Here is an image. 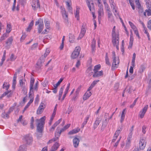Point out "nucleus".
<instances>
[{
	"mask_svg": "<svg viewBox=\"0 0 151 151\" xmlns=\"http://www.w3.org/2000/svg\"><path fill=\"white\" fill-rule=\"evenodd\" d=\"M31 5L32 8L34 10L40 9V5L38 0H32Z\"/></svg>",
	"mask_w": 151,
	"mask_h": 151,
	"instance_id": "20e7f679",
	"label": "nucleus"
},
{
	"mask_svg": "<svg viewBox=\"0 0 151 151\" xmlns=\"http://www.w3.org/2000/svg\"><path fill=\"white\" fill-rule=\"evenodd\" d=\"M35 82V79L33 78H31L30 84V92L29 93V95H31V92L33 91V86Z\"/></svg>",
	"mask_w": 151,
	"mask_h": 151,
	"instance_id": "4468645a",
	"label": "nucleus"
},
{
	"mask_svg": "<svg viewBox=\"0 0 151 151\" xmlns=\"http://www.w3.org/2000/svg\"><path fill=\"white\" fill-rule=\"evenodd\" d=\"M90 90H88V89L87 91L84 95L83 99V100H85L87 99L91 95V92L89 91Z\"/></svg>",
	"mask_w": 151,
	"mask_h": 151,
	"instance_id": "a211bd4d",
	"label": "nucleus"
},
{
	"mask_svg": "<svg viewBox=\"0 0 151 151\" xmlns=\"http://www.w3.org/2000/svg\"><path fill=\"white\" fill-rule=\"evenodd\" d=\"M13 41V39L12 37H9L7 40L6 43L8 45H10L12 44Z\"/></svg>",
	"mask_w": 151,
	"mask_h": 151,
	"instance_id": "ea45409f",
	"label": "nucleus"
},
{
	"mask_svg": "<svg viewBox=\"0 0 151 151\" xmlns=\"http://www.w3.org/2000/svg\"><path fill=\"white\" fill-rule=\"evenodd\" d=\"M79 10L80 8L78 6H77L76 8V13H75V17L77 18V20H79Z\"/></svg>",
	"mask_w": 151,
	"mask_h": 151,
	"instance_id": "b1692460",
	"label": "nucleus"
},
{
	"mask_svg": "<svg viewBox=\"0 0 151 151\" xmlns=\"http://www.w3.org/2000/svg\"><path fill=\"white\" fill-rule=\"evenodd\" d=\"M64 88V86H62L60 88V90L59 92V96H62Z\"/></svg>",
	"mask_w": 151,
	"mask_h": 151,
	"instance_id": "bf43d9fd",
	"label": "nucleus"
},
{
	"mask_svg": "<svg viewBox=\"0 0 151 151\" xmlns=\"http://www.w3.org/2000/svg\"><path fill=\"white\" fill-rule=\"evenodd\" d=\"M146 142L145 139H141L139 142V147L140 149L143 150L146 145Z\"/></svg>",
	"mask_w": 151,
	"mask_h": 151,
	"instance_id": "6e6552de",
	"label": "nucleus"
},
{
	"mask_svg": "<svg viewBox=\"0 0 151 151\" xmlns=\"http://www.w3.org/2000/svg\"><path fill=\"white\" fill-rule=\"evenodd\" d=\"M43 108H41L40 107H39L37 111V114H40L44 111Z\"/></svg>",
	"mask_w": 151,
	"mask_h": 151,
	"instance_id": "79ce46f5",
	"label": "nucleus"
},
{
	"mask_svg": "<svg viewBox=\"0 0 151 151\" xmlns=\"http://www.w3.org/2000/svg\"><path fill=\"white\" fill-rule=\"evenodd\" d=\"M80 129L78 128H76L68 132V134L69 135H72L73 134L76 133L80 131Z\"/></svg>",
	"mask_w": 151,
	"mask_h": 151,
	"instance_id": "412c9836",
	"label": "nucleus"
},
{
	"mask_svg": "<svg viewBox=\"0 0 151 151\" xmlns=\"http://www.w3.org/2000/svg\"><path fill=\"white\" fill-rule=\"evenodd\" d=\"M89 116H90L89 115H88L84 119V121L83 122V123H84V124H86L88 121L89 119Z\"/></svg>",
	"mask_w": 151,
	"mask_h": 151,
	"instance_id": "0e129e2a",
	"label": "nucleus"
},
{
	"mask_svg": "<svg viewBox=\"0 0 151 151\" xmlns=\"http://www.w3.org/2000/svg\"><path fill=\"white\" fill-rule=\"evenodd\" d=\"M151 10H146L144 12V15L145 16H146V13L148 16L151 15Z\"/></svg>",
	"mask_w": 151,
	"mask_h": 151,
	"instance_id": "37998d69",
	"label": "nucleus"
},
{
	"mask_svg": "<svg viewBox=\"0 0 151 151\" xmlns=\"http://www.w3.org/2000/svg\"><path fill=\"white\" fill-rule=\"evenodd\" d=\"M101 120L99 119V118L97 117L96 118V119L93 123V130H95L97 128L99 123L101 122Z\"/></svg>",
	"mask_w": 151,
	"mask_h": 151,
	"instance_id": "f8f14e48",
	"label": "nucleus"
},
{
	"mask_svg": "<svg viewBox=\"0 0 151 151\" xmlns=\"http://www.w3.org/2000/svg\"><path fill=\"white\" fill-rule=\"evenodd\" d=\"M80 142L79 139L77 137H75L73 139V142L74 146L76 148L78 146L79 143Z\"/></svg>",
	"mask_w": 151,
	"mask_h": 151,
	"instance_id": "f3484780",
	"label": "nucleus"
},
{
	"mask_svg": "<svg viewBox=\"0 0 151 151\" xmlns=\"http://www.w3.org/2000/svg\"><path fill=\"white\" fill-rule=\"evenodd\" d=\"M62 15L63 19L66 20H67L68 17V15L66 12L62 14Z\"/></svg>",
	"mask_w": 151,
	"mask_h": 151,
	"instance_id": "6e6d98bb",
	"label": "nucleus"
},
{
	"mask_svg": "<svg viewBox=\"0 0 151 151\" xmlns=\"http://www.w3.org/2000/svg\"><path fill=\"white\" fill-rule=\"evenodd\" d=\"M104 7L107 13L111 12L110 8L108 4L104 6Z\"/></svg>",
	"mask_w": 151,
	"mask_h": 151,
	"instance_id": "a18cd8bd",
	"label": "nucleus"
},
{
	"mask_svg": "<svg viewBox=\"0 0 151 151\" xmlns=\"http://www.w3.org/2000/svg\"><path fill=\"white\" fill-rule=\"evenodd\" d=\"M55 113H52L49 122V124L50 125L51 124L52 121L54 117H55Z\"/></svg>",
	"mask_w": 151,
	"mask_h": 151,
	"instance_id": "49530a36",
	"label": "nucleus"
},
{
	"mask_svg": "<svg viewBox=\"0 0 151 151\" xmlns=\"http://www.w3.org/2000/svg\"><path fill=\"white\" fill-rule=\"evenodd\" d=\"M63 79V78H60L59 80V81H58V82L56 83V84L54 85L55 86L57 87L58 86V85H59L61 83V82L62 81Z\"/></svg>",
	"mask_w": 151,
	"mask_h": 151,
	"instance_id": "13d9d810",
	"label": "nucleus"
},
{
	"mask_svg": "<svg viewBox=\"0 0 151 151\" xmlns=\"http://www.w3.org/2000/svg\"><path fill=\"white\" fill-rule=\"evenodd\" d=\"M87 73H88V75L90 76L92 74L93 72L92 68L91 67H88L86 71Z\"/></svg>",
	"mask_w": 151,
	"mask_h": 151,
	"instance_id": "c756f323",
	"label": "nucleus"
},
{
	"mask_svg": "<svg viewBox=\"0 0 151 151\" xmlns=\"http://www.w3.org/2000/svg\"><path fill=\"white\" fill-rule=\"evenodd\" d=\"M62 120V119L61 118L56 121L50 129V131L53 132L54 130L55 127L61 122Z\"/></svg>",
	"mask_w": 151,
	"mask_h": 151,
	"instance_id": "ddd939ff",
	"label": "nucleus"
},
{
	"mask_svg": "<svg viewBox=\"0 0 151 151\" xmlns=\"http://www.w3.org/2000/svg\"><path fill=\"white\" fill-rule=\"evenodd\" d=\"M50 52V51L49 49H46L44 55H42L43 57V58L44 59V60H45V58L47 56V55H49Z\"/></svg>",
	"mask_w": 151,
	"mask_h": 151,
	"instance_id": "e433bc0d",
	"label": "nucleus"
},
{
	"mask_svg": "<svg viewBox=\"0 0 151 151\" xmlns=\"http://www.w3.org/2000/svg\"><path fill=\"white\" fill-rule=\"evenodd\" d=\"M109 2L111 8H113V9H115V4L114 2V0H109Z\"/></svg>",
	"mask_w": 151,
	"mask_h": 151,
	"instance_id": "2f4dec72",
	"label": "nucleus"
},
{
	"mask_svg": "<svg viewBox=\"0 0 151 151\" xmlns=\"http://www.w3.org/2000/svg\"><path fill=\"white\" fill-rule=\"evenodd\" d=\"M86 31V25L84 24H83L82 26L81 32L79 34L78 39L82 38L84 35Z\"/></svg>",
	"mask_w": 151,
	"mask_h": 151,
	"instance_id": "0eeeda50",
	"label": "nucleus"
},
{
	"mask_svg": "<svg viewBox=\"0 0 151 151\" xmlns=\"http://www.w3.org/2000/svg\"><path fill=\"white\" fill-rule=\"evenodd\" d=\"M116 27L114 26L113 28L112 32V39H115L119 38V35L118 33H116L115 32Z\"/></svg>",
	"mask_w": 151,
	"mask_h": 151,
	"instance_id": "9b49d317",
	"label": "nucleus"
},
{
	"mask_svg": "<svg viewBox=\"0 0 151 151\" xmlns=\"http://www.w3.org/2000/svg\"><path fill=\"white\" fill-rule=\"evenodd\" d=\"M45 26L47 29H48L50 27V23L49 21H46L45 20Z\"/></svg>",
	"mask_w": 151,
	"mask_h": 151,
	"instance_id": "5fc2aeb1",
	"label": "nucleus"
},
{
	"mask_svg": "<svg viewBox=\"0 0 151 151\" xmlns=\"http://www.w3.org/2000/svg\"><path fill=\"white\" fill-rule=\"evenodd\" d=\"M19 83L20 84L21 86L22 87H24L25 86V82L24 80H23V79H21L19 81Z\"/></svg>",
	"mask_w": 151,
	"mask_h": 151,
	"instance_id": "de8ad7c7",
	"label": "nucleus"
},
{
	"mask_svg": "<svg viewBox=\"0 0 151 151\" xmlns=\"http://www.w3.org/2000/svg\"><path fill=\"white\" fill-rule=\"evenodd\" d=\"M145 69V67L144 65H141L139 69V72L140 73H142Z\"/></svg>",
	"mask_w": 151,
	"mask_h": 151,
	"instance_id": "c03bdc74",
	"label": "nucleus"
},
{
	"mask_svg": "<svg viewBox=\"0 0 151 151\" xmlns=\"http://www.w3.org/2000/svg\"><path fill=\"white\" fill-rule=\"evenodd\" d=\"M39 25L38 27V32L40 33L43 30L44 27V23L42 19L40 18L36 22L35 25Z\"/></svg>",
	"mask_w": 151,
	"mask_h": 151,
	"instance_id": "7ed1b4c3",
	"label": "nucleus"
},
{
	"mask_svg": "<svg viewBox=\"0 0 151 151\" xmlns=\"http://www.w3.org/2000/svg\"><path fill=\"white\" fill-rule=\"evenodd\" d=\"M105 62L109 66H110L111 64L109 62V57L108 56L107 53H106L105 55Z\"/></svg>",
	"mask_w": 151,
	"mask_h": 151,
	"instance_id": "c85d7f7f",
	"label": "nucleus"
},
{
	"mask_svg": "<svg viewBox=\"0 0 151 151\" xmlns=\"http://www.w3.org/2000/svg\"><path fill=\"white\" fill-rule=\"evenodd\" d=\"M26 146L25 145H21L19 147L18 151H26Z\"/></svg>",
	"mask_w": 151,
	"mask_h": 151,
	"instance_id": "bb28decb",
	"label": "nucleus"
},
{
	"mask_svg": "<svg viewBox=\"0 0 151 151\" xmlns=\"http://www.w3.org/2000/svg\"><path fill=\"white\" fill-rule=\"evenodd\" d=\"M81 88V86H80L76 90V91L75 92L76 93V95H78L79 93L80 90Z\"/></svg>",
	"mask_w": 151,
	"mask_h": 151,
	"instance_id": "69168bd1",
	"label": "nucleus"
},
{
	"mask_svg": "<svg viewBox=\"0 0 151 151\" xmlns=\"http://www.w3.org/2000/svg\"><path fill=\"white\" fill-rule=\"evenodd\" d=\"M148 105H146L143 109L139 112V116L141 118H142L144 116L148 108Z\"/></svg>",
	"mask_w": 151,
	"mask_h": 151,
	"instance_id": "9d476101",
	"label": "nucleus"
},
{
	"mask_svg": "<svg viewBox=\"0 0 151 151\" xmlns=\"http://www.w3.org/2000/svg\"><path fill=\"white\" fill-rule=\"evenodd\" d=\"M38 46V43H35L33 44L31 47V49L32 50H34L35 48H37Z\"/></svg>",
	"mask_w": 151,
	"mask_h": 151,
	"instance_id": "680f3d73",
	"label": "nucleus"
},
{
	"mask_svg": "<svg viewBox=\"0 0 151 151\" xmlns=\"http://www.w3.org/2000/svg\"><path fill=\"white\" fill-rule=\"evenodd\" d=\"M46 119L45 116L41 118L40 119H37L35 121L37 123V131L40 132L42 133V132L44 126L45 124V120Z\"/></svg>",
	"mask_w": 151,
	"mask_h": 151,
	"instance_id": "f257e3e1",
	"label": "nucleus"
},
{
	"mask_svg": "<svg viewBox=\"0 0 151 151\" xmlns=\"http://www.w3.org/2000/svg\"><path fill=\"white\" fill-rule=\"evenodd\" d=\"M6 50H4V54L2 57V58L1 59L2 61H4L5 60V58H6Z\"/></svg>",
	"mask_w": 151,
	"mask_h": 151,
	"instance_id": "052dcab7",
	"label": "nucleus"
},
{
	"mask_svg": "<svg viewBox=\"0 0 151 151\" xmlns=\"http://www.w3.org/2000/svg\"><path fill=\"white\" fill-rule=\"evenodd\" d=\"M95 45L96 40L93 39L92 41L91 44L92 51V52H93L94 51V50H95L96 46Z\"/></svg>",
	"mask_w": 151,
	"mask_h": 151,
	"instance_id": "cd10ccee",
	"label": "nucleus"
},
{
	"mask_svg": "<svg viewBox=\"0 0 151 151\" xmlns=\"http://www.w3.org/2000/svg\"><path fill=\"white\" fill-rule=\"evenodd\" d=\"M129 2L133 10L135 9L134 6V3L133 2L132 0H129Z\"/></svg>",
	"mask_w": 151,
	"mask_h": 151,
	"instance_id": "4d7b16f0",
	"label": "nucleus"
},
{
	"mask_svg": "<svg viewBox=\"0 0 151 151\" xmlns=\"http://www.w3.org/2000/svg\"><path fill=\"white\" fill-rule=\"evenodd\" d=\"M131 142V140L127 139L125 147L126 149H127L129 148L130 146Z\"/></svg>",
	"mask_w": 151,
	"mask_h": 151,
	"instance_id": "72a5a7b5",
	"label": "nucleus"
},
{
	"mask_svg": "<svg viewBox=\"0 0 151 151\" xmlns=\"http://www.w3.org/2000/svg\"><path fill=\"white\" fill-rule=\"evenodd\" d=\"M129 23L131 26V28L133 29H136V26L134 24L131 22L130 21L129 22Z\"/></svg>",
	"mask_w": 151,
	"mask_h": 151,
	"instance_id": "603ef678",
	"label": "nucleus"
},
{
	"mask_svg": "<svg viewBox=\"0 0 151 151\" xmlns=\"http://www.w3.org/2000/svg\"><path fill=\"white\" fill-rule=\"evenodd\" d=\"M119 38L112 39V42L114 46H115L117 50H119Z\"/></svg>",
	"mask_w": 151,
	"mask_h": 151,
	"instance_id": "2eb2a0df",
	"label": "nucleus"
},
{
	"mask_svg": "<svg viewBox=\"0 0 151 151\" xmlns=\"http://www.w3.org/2000/svg\"><path fill=\"white\" fill-rule=\"evenodd\" d=\"M109 116L108 114H107V113L105 114V116H104V117H105V119L103 122V123H102V126H104V127H105L106 126L109 120V119H108V118H107V116Z\"/></svg>",
	"mask_w": 151,
	"mask_h": 151,
	"instance_id": "aec40b11",
	"label": "nucleus"
},
{
	"mask_svg": "<svg viewBox=\"0 0 151 151\" xmlns=\"http://www.w3.org/2000/svg\"><path fill=\"white\" fill-rule=\"evenodd\" d=\"M99 81V80L94 81L91 85V86L88 88V90H91L97 84V83Z\"/></svg>",
	"mask_w": 151,
	"mask_h": 151,
	"instance_id": "393cba45",
	"label": "nucleus"
},
{
	"mask_svg": "<svg viewBox=\"0 0 151 151\" xmlns=\"http://www.w3.org/2000/svg\"><path fill=\"white\" fill-rule=\"evenodd\" d=\"M137 7L138 9V12L139 13H142L143 12V9L141 7L140 4L139 3L138 4V3H137Z\"/></svg>",
	"mask_w": 151,
	"mask_h": 151,
	"instance_id": "a19ab883",
	"label": "nucleus"
},
{
	"mask_svg": "<svg viewBox=\"0 0 151 151\" xmlns=\"http://www.w3.org/2000/svg\"><path fill=\"white\" fill-rule=\"evenodd\" d=\"M8 36V35L6 33H4L3 36L1 37L0 39V41H2L4 40Z\"/></svg>",
	"mask_w": 151,
	"mask_h": 151,
	"instance_id": "3c124183",
	"label": "nucleus"
},
{
	"mask_svg": "<svg viewBox=\"0 0 151 151\" xmlns=\"http://www.w3.org/2000/svg\"><path fill=\"white\" fill-rule=\"evenodd\" d=\"M44 61V59L43 56H41L40 58L36 64V67L38 68H40L42 66V64Z\"/></svg>",
	"mask_w": 151,
	"mask_h": 151,
	"instance_id": "1a4fd4ad",
	"label": "nucleus"
},
{
	"mask_svg": "<svg viewBox=\"0 0 151 151\" xmlns=\"http://www.w3.org/2000/svg\"><path fill=\"white\" fill-rule=\"evenodd\" d=\"M23 141L27 145H29L31 143L32 139V137L29 135H25L23 138Z\"/></svg>",
	"mask_w": 151,
	"mask_h": 151,
	"instance_id": "423d86ee",
	"label": "nucleus"
},
{
	"mask_svg": "<svg viewBox=\"0 0 151 151\" xmlns=\"http://www.w3.org/2000/svg\"><path fill=\"white\" fill-rule=\"evenodd\" d=\"M134 32V34L136 35L138 37L139 39H140V37L139 36L138 31L136 28V29H133Z\"/></svg>",
	"mask_w": 151,
	"mask_h": 151,
	"instance_id": "8fccbe9b",
	"label": "nucleus"
},
{
	"mask_svg": "<svg viewBox=\"0 0 151 151\" xmlns=\"http://www.w3.org/2000/svg\"><path fill=\"white\" fill-rule=\"evenodd\" d=\"M33 24L34 21L33 20H32L29 25L28 27L27 28V31H29L31 30L32 26H33Z\"/></svg>",
	"mask_w": 151,
	"mask_h": 151,
	"instance_id": "7c9ffc66",
	"label": "nucleus"
},
{
	"mask_svg": "<svg viewBox=\"0 0 151 151\" xmlns=\"http://www.w3.org/2000/svg\"><path fill=\"white\" fill-rule=\"evenodd\" d=\"M103 75V72L102 70L94 72L93 76L94 78L99 77Z\"/></svg>",
	"mask_w": 151,
	"mask_h": 151,
	"instance_id": "dca6fc26",
	"label": "nucleus"
},
{
	"mask_svg": "<svg viewBox=\"0 0 151 151\" xmlns=\"http://www.w3.org/2000/svg\"><path fill=\"white\" fill-rule=\"evenodd\" d=\"M146 5L148 9L151 10V3L150 0L146 1Z\"/></svg>",
	"mask_w": 151,
	"mask_h": 151,
	"instance_id": "c9c22d12",
	"label": "nucleus"
},
{
	"mask_svg": "<svg viewBox=\"0 0 151 151\" xmlns=\"http://www.w3.org/2000/svg\"><path fill=\"white\" fill-rule=\"evenodd\" d=\"M12 30V28L10 24H7L6 29V32L7 33H9Z\"/></svg>",
	"mask_w": 151,
	"mask_h": 151,
	"instance_id": "4c0bfd02",
	"label": "nucleus"
},
{
	"mask_svg": "<svg viewBox=\"0 0 151 151\" xmlns=\"http://www.w3.org/2000/svg\"><path fill=\"white\" fill-rule=\"evenodd\" d=\"M87 4L90 11L91 12L93 11V3H92L91 4L90 2L88 1L87 3Z\"/></svg>",
	"mask_w": 151,
	"mask_h": 151,
	"instance_id": "a878e982",
	"label": "nucleus"
},
{
	"mask_svg": "<svg viewBox=\"0 0 151 151\" xmlns=\"http://www.w3.org/2000/svg\"><path fill=\"white\" fill-rule=\"evenodd\" d=\"M112 55V59L113 60L112 65V69H114L115 68H117L118 67V65L119 63V58L116 57L115 52H113Z\"/></svg>",
	"mask_w": 151,
	"mask_h": 151,
	"instance_id": "f03ea898",
	"label": "nucleus"
},
{
	"mask_svg": "<svg viewBox=\"0 0 151 151\" xmlns=\"http://www.w3.org/2000/svg\"><path fill=\"white\" fill-rule=\"evenodd\" d=\"M103 6L102 5H101L99 7V9L98 12L99 18H100L101 17V14L103 13Z\"/></svg>",
	"mask_w": 151,
	"mask_h": 151,
	"instance_id": "4be33fe9",
	"label": "nucleus"
},
{
	"mask_svg": "<svg viewBox=\"0 0 151 151\" xmlns=\"http://www.w3.org/2000/svg\"><path fill=\"white\" fill-rule=\"evenodd\" d=\"M16 58V56H15L13 54H12L10 58V60L12 61H14Z\"/></svg>",
	"mask_w": 151,
	"mask_h": 151,
	"instance_id": "864d4df0",
	"label": "nucleus"
},
{
	"mask_svg": "<svg viewBox=\"0 0 151 151\" xmlns=\"http://www.w3.org/2000/svg\"><path fill=\"white\" fill-rule=\"evenodd\" d=\"M135 58L136 54L135 53H134L133 54L132 59V65L133 67L134 66Z\"/></svg>",
	"mask_w": 151,
	"mask_h": 151,
	"instance_id": "f704fd0d",
	"label": "nucleus"
},
{
	"mask_svg": "<svg viewBox=\"0 0 151 151\" xmlns=\"http://www.w3.org/2000/svg\"><path fill=\"white\" fill-rule=\"evenodd\" d=\"M61 132H62L60 130V129H59L58 128H57L55 133V136H58V137H60Z\"/></svg>",
	"mask_w": 151,
	"mask_h": 151,
	"instance_id": "473e14b6",
	"label": "nucleus"
},
{
	"mask_svg": "<svg viewBox=\"0 0 151 151\" xmlns=\"http://www.w3.org/2000/svg\"><path fill=\"white\" fill-rule=\"evenodd\" d=\"M138 98H136L134 101L133 104L130 105V107L131 108H132L135 105L137 101V99Z\"/></svg>",
	"mask_w": 151,
	"mask_h": 151,
	"instance_id": "338daca9",
	"label": "nucleus"
},
{
	"mask_svg": "<svg viewBox=\"0 0 151 151\" xmlns=\"http://www.w3.org/2000/svg\"><path fill=\"white\" fill-rule=\"evenodd\" d=\"M107 13L108 20L110 22H113L114 21V17L111 12H108Z\"/></svg>",
	"mask_w": 151,
	"mask_h": 151,
	"instance_id": "5701e85b",
	"label": "nucleus"
},
{
	"mask_svg": "<svg viewBox=\"0 0 151 151\" xmlns=\"http://www.w3.org/2000/svg\"><path fill=\"white\" fill-rule=\"evenodd\" d=\"M59 146L58 143L56 142L52 146L50 151H55Z\"/></svg>",
	"mask_w": 151,
	"mask_h": 151,
	"instance_id": "6ab92c4d",
	"label": "nucleus"
},
{
	"mask_svg": "<svg viewBox=\"0 0 151 151\" xmlns=\"http://www.w3.org/2000/svg\"><path fill=\"white\" fill-rule=\"evenodd\" d=\"M147 27L149 29L151 30V20H150L148 21Z\"/></svg>",
	"mask_w": 151,
	"mask_h": 151,
	"instance_id": "774afa93",
	"label": "nucleus"
},
{
	"mask_svg": "<svg viewBox=\"0 0 151 151\" xmlns=\"http://www.w3.org/2000/svg\"><path fill=\"white\" fill-rule=\"evenodd\" d=\"M34 121V117L32 116L31 118L30 122V127L32 129L34 128L33 122Z\"/></svg>",
	"mask_w": 151,
	"mask_h": 151,
	"instance_id": "09e8293b",
	"label": "nucleus"
},
{
	"mask_svg": "<svg viewBox=\"0 0 151 151\" xmlns=\"http://www.w3.org/2000/svg\"><path fill=\"white\" fill-rule=\"evenodd\" d=\"M81 50V48L79 46L76 47L74 50L72 52L71 55V58L73 59L76 58L79 55L80 52Z\"/></svg>",
	"mask_w": 151,
	"mask_h": 151,
	"instance_id": "39448f33",
	"label": "nucleus"
},
{
	"mask_svg": "<svg viewBox=\"0 0 151 151\" xmlns=\"http://www.w3.org/2000/svg\"><path fill=\"white\" fill-rule=\"evenodd\" d=\"M147 127L145 125H143L142 128V132L144 134H145L146 133V129Z\"/></svg>",
	"mask_w": 151,
	"mask_h": 151,
	"instance_id": "e2e57ef3",
	"label": "nucleus"
},
{
	"mask_svg": "<svg viewBox=\"0 0 151 151\" xmlns=\"http://www.w3.org/2000/svg\"><path fill=\"white\" fill-rule=\"evenodd\" d=\"M101 68V65L100 64H99L95 66L94 67V69H93L94 72L98 71Z\"/></svg>",
	"mask_w": 151,
	"mask_h": 151,
	"instance_id": "58836bf2",
	"label": "nucleus"
}]
</instances>
